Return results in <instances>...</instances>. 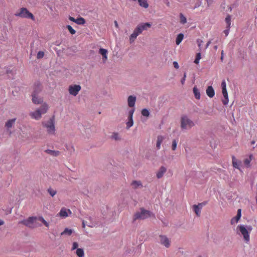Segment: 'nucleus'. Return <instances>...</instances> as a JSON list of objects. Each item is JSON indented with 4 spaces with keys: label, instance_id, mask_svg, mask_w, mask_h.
Returning <instances> with one entry per match:
<instances>
[{
    "label": "nucleus",
    "instance_id": "f257e3e1",
    "mask_svg": "<svg viewBox=\"0 0 257 257\" xmlns=\"http://www.w3.org/2000/svg\"><path fill=\"white\" fill-rule=\"evenodd\" d=\"M140 211L136 212L133 216V222H135L138 219H145L148 217H155V214L151 211L146 210L143 207L141 208Z\"/></svg>",
    "mask_w": 257,
    "mask_h": 257
},
{
    "label": "nucleus",
    "instance_id": "f03ea898",
    "mask_svg": "<svg viewBox=\"0 0 257 257\" xmlns=\"http://www.w3.org/2000/svg\"><path fill=\"white\" fill-rule=\"evenodd\" d=\"M42 125L47 128V133L50 135L55 134V116H52L49 120L47 121H43L42 123Z\"/></svg>",
    "mask_w": 257,
    "mask_h": 257
},
{
    "label": "nucleus",
    "instance_id": "7ed1b4c3",
    "mask_svg": "<svg viewBox=\"0 0 257 257\" xmlns=\"http://www.w3.org/2000/svg\"><path fill=\"white\" fill-rule=\"evenodd\" d=\"M193 121L190 119L186 115H183L181 118V128L182 130L189 129L194 126Z\"/></svg>",
    "mask_w": 257,
    "mask_h": 257
},
{
    "label": "nucleus",
    "instance_id": "20e7f679",
    "mask_svg": "<svg viewBox=\"0 0 257 257\" xmlns=\"http://www.w3.org/2000/svg\"><path fill=\"white\" fill-rule=\"evenodd\" d=\"M15 16L22 18L30 19L33 21L35 20V17L33 14L30 13L26 8H21L20 12L16 13Z\"/></svg>",
    "mask_w": 257,
    "mask_h": 257
},
{
    "label": "nucleus",
    "instance_id": "39448f33",
    "mask_svg": "<svg viewBox=\"0 0 257 257\" xmlns=\"http://www.w3.org/2000/svg\"><path fill=\"white\" fill-rule=\"evenodd\" d=\"M37 220V217L36 216L29 217L27 219L20 221V223L24 224L29 228H34L37 226L35 224Z\"/></svg>",
    "mask_w": 257,
    "mask_h": 257
},
{
    "label": "nucleus",
    "instance_id": "423d86ee",
    "mask_svg": "<svg viewBox=\"0 0 257 257\" xmlns=\"http://www.w3.org/2000/svg\"><path fill=\"white\" fill-rule=\"evenodd\" d=\"M237 229L239 230L240 233L243 236L244 240L246 242H248L249 241V234L245 226L243 225H239L237 226Z\"/></svg>",
    "mask_w": 257,
    "mask_h": 257
},
{
    "label": "nucleus",
    "instance_id": "0eeeda50",
    "mask_svg": "<svg viewBox=\"0 0 257 257\" xmlns=\"http://www.w3.org/2000/svg\"><path fill=\"white\" fill-rule=\"evenodd\" d=\"M81 89V87L79 85H70L69 87V92L71 95L75 96L78 94Z\"/></svg>",
    "mask_w": 257,
    "mask_h": 257
},
{
    "label": "nucleus",
    "instance_id": "6e6552de",
    "mask_svg": "<svg viewBox=\"0 0 257 257\" xmlns=\"http://www.w3.org/2000/svg\"><path fill=\"white\" fill-rule=\"evenodd\" d=\"M32 94L39 95L43 90V86L40 82L37 81L34 84Z\"/></svg>",
    "mask_w": 257,
    "mask_h": 257
},
{
    "label": "nucleus",
    "instance_id": "1a4fd4ad",
    "mask_svg": "<svg viewBox=\"0 0 257 257\" xmlns=\"http://www.w3.org/2000/svg\"><path fill=\"white\" fill-rule=\"evenodd\" d=\"M160 243L163 245H164L166 247L168 248L170 246V240L167 237L166 235H160Z\"/></svg>",
    "mask_w": 257,
    "mask_h": 257
},
{
    "label": "nucleus",
    "instance_id": "9d476101",
    "mask_svg": "<svg viewBox=\"0 0 257 257\" xmlns=\"http://www.w3.org/2000/svg\"><path fill=\"white\" fill-rule=\"evenodd\" d=\"M32 96V102L36 104H39L43 102V98L39 96V95L37 94H31Z\"/></svg>",
    "mask_w": 257,
    "mask_h": 257
},
{
    "label": "nucleus",
    "instance_id": "9b49d317",
    "mask_svg": "<svg viewBox=\"0 0 257 257\" xmlns=\"http://www.w3.org/2000/svg\"><path fill=\"white\" fill-rule=\"evenodd\" d=\"M136 96L134 95H130L127 98V104L130 107H135V103L136 101Z\"/></svg>",
    "mask_w": 257,
    "mask_h": 257
},
{
    "label": "nucleus",
    "instance_id": "f8f14e48",
    "mask_svg": "<svg viewBox=\"0 0 257 257\" xmlns=\"http://www.w3.org/2000/svg\"><path fill=\"white\" fill-rule=\"evenodd\" d=\"M241 216V209H238L237 210V214L236 215L233 217L230 221L231 224H233L235 223H237L238 220L240 219V217Z\"/></svg>",
    "mask_w": 257,
    "mask_h": 257
},
{
    "label": "nucleus",
    "instance_id": "ddd939ff",
    "mask_svg": "<svg viewBox=\"0 0 257 257\" xmlns=\"http://www.w3.org/2000/svg\"><path fill=\"white\" fill-rule=\"evenodd\" d=\"M167 171V168L164 166H161L156 174V176L158 179L161 178L165 173Z\"/></svg>",
    "mask_w": 257,
    "mask_h": 257
},
{
    "label": "nucleus",
    "instance_id": "4468645a",
    "mask_svg": "<svg viewBox=\"0 0 257 257\" xmlns=\"http://www.w3.org/2000/svg\"><path fill=\"white\" fill-rule=\"evenodd\" d=\"M107 50L103 48H100L99 50V53L102 56V61L103 63H105L107 60Z\"/></svg>",
    "mask_w": 257,
    "mask_h": 257
},
{
    "label": "nucleus",
    "instance_id": "2eb2a0df",
    "mask_svg": "<svg viewBox=\"0 0 257 257\" xmlns=\"http://www.w3.org/2000/svg\"><path fill=\"white\" fill-rule=\"evenodd\" d=\"M30 115L33 118H35L37 120H39L42 117V114L41 113V112H40L39 110H38V109H37L36 111L34 112H31L30 113Z\"/></svg>",
    "mask_w": 257,
    "mask_h": 257
},
{
    "label": "nucleus",
    "instance_id": "dca6fc26",
    "mask_svg": "<svg viewBox=\"0 0 257 257\" xmlns=\"http://www.w3.org/2000/svg\"><path fill=\"white\" fill-rule=\"evenodd\" d=\"M207 95L210 98H212L215 94L214 90L212 86L207 87L206 90Z\"/></svg>",
    "mask_w": 257,
    "mask_h": 257
},
{
    "label": "nucleus",
    "instance_id": "f3484780",
    "mask_svg": "<svg viewBox=\"0 0 257 257\" xmlns=\"http://www.w3.org/2000/svg\"><path fill=\"white\" fill-rule=\"evenodd\" d=\"M232 166L233 167L239 169L241 161H238L234 156H232Z\"/></svg>",
    "mask_w": 257,
    "mask_h": 257
},
{
    "label": "nucleus",
    "instance_id": "a211bd4d",
    "mask_svg": "<svg viewBox=\"0 0 257 257\" xmlns=\"http://www.w3.org/2000/svg\"><path fill=\"white\" fill-rule=\"evenodd\" d=\"M67 211H68L70 214H71V211L69 209L67 210L65 208H62L59 212L60 216L64 218L67 217L68 216Z\"/></svg>",
    "mask_w": 257,
    "mask_h": 257
},
{
    "label": "nucleus",
    "instance_id": "6ab92c4d",
    "mask_svg": "<svg viewBox=\"0 0 257 257\" xmlns=\"http://www.w3.org/2000/svg\"><path fill=\"white\" fill-rule=\"evenodd\" d=\"M37 109L38 110L40 111V112H41L42 114H44L47 112L48 109V105L47 103H44L41 105V106L39 108Z\"/></svg>",
    "mask_w": 257,
    "mask_h": 257
},
{
    "label": "nucleus",
    "instance_id": "aec40b11",
    "mask_svg": "<svg viewBox=\"0 0 257 257\" xmlns=\"http://www.w3.org/2000/svg\"><path fill=\"white\" fill-rule=\"evenodd\" d=\"M45 152L47 154H49L54 157L58 156L60 154V152L58 151L51 150L50 149H47L45 150Z\"/></svg>",
    "mask_w": 257,
    "mask_h": 257
},
{
    "label": "nucleus",
    "instance_id": "412c9836",
    "mask_svg": "<svg viewBox=\"0 0 257 257\" xmlns=\"http://www.w3.org/2000/svg\"><path fill=\"white\" fill-rule=\"evenodd\" d=\"M142 31L147 30L148 28L151 27V24L149 23H142L138 25Z\"/></svg>",
    "mask_w": 257,
    "mask_h": 257
},
{
    "label": "nucleus",
    "instance_id": "4be33fe9",
    "mask_svg": "<svg viewBox=\"0 0 257 257\" xmlns=\"http://www.w3.org/2000/svg\"><path fill=\"white\" fill-rule=\"evenodd\" d=\"M16 120V118L8 120L6 123V127H7L8 128H11L14 124Z\"/></svg>",
    "mask_w": 257,
    "mask_h": 257
},
{
    "label": "nucleus",
    "instance_id": "5701e85b",
    "mask_svg": "<svg viewBox=\"0 0 257 257\" xmlns=\"http://www.w3.org/2000/svg\"><path fill=\"white\" fill-rule=\"evenodd\" d=\"M131 185L133 188L135 189L139 187H143L142 184L140 181H133L131 183Z\"/></svg>",
    "mask_w": 257,
    "mask_h": 257
},
{
    "label": "nucleus",
    "instance_id": "b1692460",
    "mask_svg": "<svg viewBox=\"0 0 257 257\" xmlns=\"http://www.w3.org/2000/svg\"><path fill=\"white\" fill-rule=\"evenodd\" d=\"M193 92L195 98L197 99H199L200 98V91L196 86H194L193 87Z\"/></svg>",
    "mask_w": 257,
    "mask_h": 257
},
{
    "label": "nucleus",
    "instance_id": "393cba45",
    "mask_svg": "<svg viewBox=\"0 0 257 257\" xmlns=\"http://www.w3.org/2000/svg\"><path fill=\"white\" fill-rule=\"evenodd\" d=\"M73 232V230L69 229L68 228H65L64 230L61 233V235H68L70 236L72 234Z\"/></svg>",
    "mask_w": 257,
    "mask_h": 257
},
{
    "label": "nucleus",
    "instance_id": "a878e982",
    "mask_svg": "<svg viewBox=\"0 0 257 257\" xmlns=\"http://www.w3.org/2000/svg\"><path fill=\"white\" fill-rule=\"evenodd\" d=\"M193 209L194 211L195 212L197 216H200L201 213V208L197 205H193Z\"/></svg>",
    "mask_w": 257,
    "mask_h": 257
},
{
    "label": "nucleus",
    "instance_id": "bb28decb",
    "mask_svg": "<svg viewBox=\"0 0 257 257\" xmlns=\"http://www.w3.org/2000/svg\"><path fill=\"white\" fill-rule=\"evenodd\" d=\"M65 147L67 151L69 152L71 154L75 152L74 147L72 144H66Z\"/></svg>",
    "mask_w": 257,
    "mask_h": 257
},
{
    "label": "nucleus",
    "instance_id": "cd10ccee",
    "mask_svg": "<svg viewBox=\"0 0 257 257\" xmlns=\"http://www.w3.org/2000/svg\"><path fill=\"white\" fill-rule=\"evenodd\" d=\"M184 38V35L182 33H180L178 34L177 36L176 39V44L177 45H179L181 41L183 40Z\"/></svg>",
    "mask_w": 257,
    "mask_h": 257
},
{
    "label": "nucleus",
    "instance_id": "c85d7f7f",
    "mask_svg": "<svg viewBox=\"0 0 257 257\" xmlns=\"http://www.w3.org/2000/svg\"><path fill=\"white\" fill-rule=\"evenodd\" d=\"M126 129H129L131 127H132L134 124V120L133 117H128V120L126 123Z\"/></svg>",
    "mask_w": 257,
    "mask_h": 257
},
{
    "label": "nucleus",
    "instance_id": "c756f323",
    "mask_svg": "<svg viewBox=\"0 0 257 257\" xmlns=\"http://www.w3.org/2000/svg\"><path fill=\"white\" fill-rule=\"evenodd\" d=\"M225 21L227 24L226 28L230 29L231 25V16L229 15H227L225 18Z\"/></svg>",
    "mask_w": 257,
    "mask_h": 257
},
{
    "label": "nucleus",
    "instance_id": "7c9ffc66",
    "mask_svg": "<svg viewBox=\"0 0 257 257\" xmlns=\"http://www.w3.org/2000/svg\"><path fill=\"white\" fill-rule=\"evenodd\" d=\"M111 139L114 140L115 141H120L121 140L120 137L119 136L118 133L114 132L111 136Z\"/></svg>",
    "mask_w": 257,
    "mask_h": 257
},
{
    "label": "nucleus",
    "instance_id": "2f4dec72",
    "mask_svg": "<svg viewBox=\"0 0 257 257\" xmlns=\"http://www.w3.org/2000/svg\"><path fill=\"white\" fill-rule=\"evenodd\" d=\"M138 2L140 6L145 8H147L149 6L146 0H138Z\"/></svg>",
    "mask_w": 257,
    "mask_h": 257
},
{
    "label": "nucleus",
    "instance_id": "473e14b6",
    "mask_svg": "<svg viewBox=\"0 0 257 257\" xmlns=\"http://www.w3.org/2000/svg\"><path fill=\"white\" fill-rule=\"evenodd\" d=\"M138 36L137 32H135V31L133 32V34H131V35L130 37V42L131 43H132L134 42L135 39L137 38V36Z\"/></svg>",
    "mask_w": 257,
    "mask_h": 257
},
{
    "label": "nucleus",
    "instance_id": "72a5a7b5",
    "mask_svg": "<svg viewBox=\"0 0 257 257\" xmlns=\"http://www.w3.org/2000/svg\"><path fill=\"white\" fill-rule=\"evenodd\" d=\"M163 137L161 136H159L157 138V141L156 144V147L158 148V149H159L160 148L161 144L163 141Z\"/></svg>",
    "mask_w": 257,
    "mask_h": 257
},
{
    "label": "nucleus",
    "instance_id": "f704fd0d",
    "mask_svg": "<svg viewBox=\"0 0 257 257\" xmlns=\"http://www.w3.org/2000/svg\"><path fill=\"white\" fill-rule=\"evenodd\" d=\"M76 254L78 257H83L84 255V250L82 248H77L76 250Z\"/></svg>",
    "mask_w": 257,
    "mask_h": 257
},
{
    "label": "nucleus",
    "instance_id": "c9c22d12",
    "mask_svg": "<svg viewBox=\"0 0 257 257\" xmlns=\"http://www.w3.org/2000/svg\"><path fill=\"white\" fill-rule=\"evenodd\" d=\"M75 23L78 25H83L85 23V20L82 17L76 19Z\"/></svg>",
    "mask_w": 257,
    "mask_h": 257
},
{
    "label": "nucleus",
    "instance_id": "e433bc0d",
    "mask_svg": "<svg viewBox=\"0 0 257 257\" xmlns=\"http://www.w3.org/2000/svg\"><path fill=\"white\" fill-rule=\"evenodd\" d=\"M180 22L181 24H184L187 22V20L186 17L182 14H180Z\"/></svg>",
    "mask_w": 257,
    "mask_h": 257
},
{
    "label": "nucleus",
    "instance_id": "4c0bfd02",
    "mask_svg": "<svg viewBox=\"0 0 257 257\" xmlns=\"http://www.w3.org/2000/svg\"><path fill=\"white\" fill-rule=\"evenodd\" d=\"M141 113L142 115L146 117H149L150 114L149 110L147 109V108L143 109Z\"/></svg>",
    "mask_w": 257,
    "mask_h": 257
},
{
    "label": "nucleus",
    "instance_id": "58836bf2",
    "mask_svg": "<svg viewBox=\"0 0 257 257\" xmlns=\"http://www.w3.org/2000/svg\"><path fill=\"white\" fill-rule=\"evenodd\" d=\"M37 220L41 221L46 227H48L49 226V224L47 222L43 217L40 216L37 217Z\"/></svg>",
    "mask_w": 257,
    "mask_h": 257
},
{
    "label": "nucleus",
    "instance_id": "ea45409f",
    "mask_svg": "<svg viewBox=\"0 0 257 257\" xmlns=\"http://www.w3.org/2000/svg\"><path fill=\"white\" fill-rule=\"evenodd\" d=\"M252 156L251 155L249 156V158H246L244 160V164L247 167L249 166L250 161L251 160V157Z\"/></svg>",
    "mask_w": 257,
    "mask_h": 257
},
{
    "label": "nucleus",
    "instance_id": "a19ab883",
    "mask_svg": "<svg viewBox=\"0 0 257 257\" xmlns=\"http://www.w3.org/2000/svg\"><path fill=\"white\" fill-rule=\"evenodd\" d=\"M201 59V53L200 52L197 53L195 59L194 60V63L198 64L199 62V60Z\"/></svg>",
    "mask_w": 257,
    "mask_h": 257
},
{
    "label": "nucleus",
    "instance_id": "79ce46f5",
    "mask_svg": "<svg viewBox=\"0 0 257 257\" xmlns=\"http://www.w3.org/2000/svg\"><path fill=\"white\" fill-rule=\"evenodd\" d=\"M48 192L52 197H53L56 194L57 191L51 188H49L48 189Z\"/></svg>",
    "mask_w": 257,
    "mask_h": 257
},
{
    "label": "nucleus",
    "instance_id": "37998d69",
    "mask_svg": "<svg viewBox=\"0 0 257 257\" xmlns=\"http://www.w3.org/2000/svg\"><path fill=\"white\" fill-rule=\"evenodd\" d=\"M224 99L222 100V103L224 105H226L228 102V93L223 94Z\"/></svg>",
    "mask_w": 257,
    "mask_h": 257
},
{
    "label": "nucleus",
    "instance_id": "c03bdc74",
    "mask_svg": "<svg viewBox=\"0 0 257 257\" xmlns=\"http://www.w3.org/2000/svg\"><path fill=\"white\" fill-rule=\"evenodd\" d=\"M66 28H67V29L69 30V32L73 35V34H75L76 33V31L70 25H67L66 26Z\"/></svg>",
    "mask_w": 257,
    "mask_h": 257
},
{
    "label": "nucleus",
    "instance_id": "a18cd8bd",
    "mask_svg": "<svg viewBox=\"0 0 257 257\" xmlns=\"http://www.w3.org/2000/svg\"><path fill=\"white\" fill-rule=\"evenodd\" d=\"M135 111V108L134 107V108H132L129 111H128V117H133V114H134V113Z\"/></svg>",
    "mask_w": 257,
    "mask_h": 257
},
{
    "label": "nucleus",
    "instance_id": "49530a36",
    "mask_svg": "<svg viewBox=\"0 0 257 257\" xmlns=\"http://www.w3.org/2000/svg\"><path fill=\"white\" fill-rule=\"evenodd\" d=\"M44 56V52L43 51H39L37 56V58L38 59L42 58Z\"/></svg>",
    "mask_w": 257,
    "mask_h": 257
},
{
    "label": "nucleus",
    "instance_id": "de8ad7c7",
    "mask_svg": "<svg viewBox=\"0 0 257 257\" xmlns=\"http://www.w3.org/2000/svg\"><path fill=\"white\" fill-rule=\"evenodd\" d=\"M177 148V142L175 140H174L172 142V149L175 151Z\"/></svg>",
    "mask_w": 257,
    "mask_h": 257
},
{
    "label": "nucleus",
    "instance_id": "09e8293b",
    "mask_svg": "<svg viewBox=\"0 0 257 257\" xmlns=\"http://www.w3.org/2000/svg\"><path fill=\"white\" fill-rule=\"evenodd\" d=\"M134 31L137 32L138 35L141 34L142 32H143L138 25L137 26V27L136 28Z\"/></svg>",
    "mask_w": 257,
    "mask_h": 257
},
{
    "label": "nucleus",
    "instance_id": "8fccbe9b",
    "mask_svg": "<svg viewBox=\"0 0 257 257\" xmlns=\"http://www.w3.org/2000/svg\"><path fill=\"white\" fill-rule=\"evenodd\" d=\"M196 42H197L198 46L199 48V51H201V46L202 43H203V41L201 39H198L197 40Z\"/></svg>",
    "mask_w": 257,
    "mask_h": 257
},
{
    "label": "nucleus",
    "instance_id": "3c124183",
    "mask_svg": "<svg viewBox=\"0 0 257 257\" xmlns=\"http://www.w3.org/2000/svg\"><path fill=\"white\" fill-rule=\"evenodd\" d=\"M78 244L77 242H74L72 245V250H74L78 248Z\"/></svg>",
    "mask_w": 257,
    "mask_h": 257
},
{
    "label": "nucleus",
    "instance_id": "603ef678",
    "mask_svg": "<svg viewBox=\"0 0 257 257\" xmlns=\"http://www.w3.org/2000/svg\"><path fill=\"white\" fill-rule=\"evenodd\" d=\"M207 201H205L202 203H199L197 205L199 207H200L201 209H202V207L203 206H205L206 204H207Z\"/></svg>",
    "mask_w": 257,
    "mask_h": 257
},
{
    "label": "nucleus",
    "instance_id": "864d4df0",
    "mask_svg": "<svg viewBox=\"0 0 257 257\" xmlns=\"http://www.w3.org/2000/svg\"><path fill=\"white\" fill-rule=\"evenodd\" d=\"M186 77V72H185V73H184V75H183V78H182L181 79V84H182V85H183V84H184V82H185V81Z\"/></svg>",
    "mask_w": 257,
    "mask_h": 257
},
{
    "label": "nucleus",
    "instance_id": "5fc2aeb1",
    "mask_svg": "<svg viewBox=\"0 0 257 257\" xmlns=\"http://www.w3.org/2000/svg\"><path fill=\"white\" fill-rule=\"evenodd\" d=\"M245 227H246V229H247L248 230V232H249H249L252 230V226H250V225L246 226H245Z\"/></svg>",
    "mask_w": 257,
    "mask_h": 257
},
{
    "label": "nucleus",
    "instance_id": "6e6d98bb",
    "mask_svg": "<svg viewBox=\"0 0 257 257\" xmlns=\"http://www.w3.org/2000/svg\"><path fill=\"white\" fill-rule=\"evenodd\" d=\"M173 66L176 69L179 68L178 63L176 61L173 62Z\"/></svg>",
    "mask_w": 257,
    "mask_h": 257
},
{
    "label": "nucleus",
    "instance_id": "4d7b16f0",
    "mask_svg": "<svg viewBox=\"0 0 257 257\" xmlns=\"http://www.w3.org/2000/svg\"><path fill=\"white\" fill-rule=\"evenodd\" d=\"M221 87L222 88H226V83L224 80H223L221 82Z\"/></svg>",
    "mask_w": 257,
    "mask_h": 257
},
{
    "label": "nucleus",
    "instance_id": "13d9d810",
    "mask_svg": "<svg viewBox=\"0 0 257 257\" xmlns=\"http://www.w3.org/2000/svg\"><path fill=\"white\" fill-rule=\"evenodd\" d=\"M229 29L226 28V30H224L223 32L225 34L226 36H227L229 34Z\"/></svg>",
    "mask_w": 257,
    "mask_h": 257
},
{
    "label": "nucleus",
    "instance_id": "bf43d9fd",
    "mask_svg": "<svg viewBox=\"0 0 257 257\" xmlns=\"http://www.w3.org/2000/svg\"><path fill=\"white\" fill-rule=\"evenodd\" d=\"M6 72L7 74L13 73V71L12 70H11L10 68H7Z\"/></svg>",
    "mask_w": 257,
    "mask_h": 257
},
{
    "label": "nucleus",
    "instance_id": "052dcab7",
    "mask_svg": "<svg viewBox=\"0 0 257 257\" xmlns=\"http://www.w3.org/2000/svg\"><path fill=\"white\" fill-rule=\"evenodd\" d=\"M222 94H226V93H227L226 88H222Z\"/></svg>",
    "mask_w": 257,
    "mask_h": 257
},
{
    "label": "nucleus",
    "instance_id": "680f3d73",
    "mask_svg": "<svg viewBox=\"0 0 257 257\" xmlns=\"http://www.w3.org/2000/svg\"><path fill=\"white\" fill-rule=\"evenodd\" d=\"M69 19L72 21V22H73L74 23H75V21H76V19L75 18H74L73 17H70L69 18Z\"/></svg>",
    "mask_w": 257,
    "mask_h": 257
},
{
    "label": "nucleus",
    "instance_id": "e2e57ef3",
    "mask_svg": "<svg viewBox=\"0 0 257 257\" xmlns=\"http://www.w3.org/2000/svg\"><path fill=\"white\" fill-rule=\"evenodd\" d=\"M211 41L210 40L208 41V42L207 43V44L206 45L205 49H207L208 48V47L211 44Z\"/></svg>",
    "mask_w": 257,
    "mask_h": 257
},
{
    "label": "nucleus",
    "instance_id": "0e129e2a",
    "mask_svg": "<svg viewBox=\"0 0 257 257\" xmlns=\"http://www.w3.org/2000/svg\"><path fill=\"white\" fill-rule=\"evenodd\" d=\"M114 25H115V26L116 27V28H118V23L116 21H114Z\"/></svg>",
    "mask_w": 257,
    "mask_h": 257
},
{
    "label": "nucleus",
    "instance_id": "69168bd1",
    "mask_svg": "<svg viewBox=\"0 0 257 257\" xmlns=\"http://www.w3.org/2000/svg\"><path fill=\"white\" fill-rule=\"evenodd\" d=\"M85 227V224L84 221H83L82 222V227L84 228Z\"/></svg>",
    "mask_w": 257,
    "mask_h": 257
},
{
    "label": "nucleus",
    "instance_id": "338daca9",
    "mask_svg": "<svg viewBox=\"0 0 257 257\" xmlns=\"http://www.w3.org/2000/svg\"><path fill=\"white\" fill-rule=\"evenodd\" d=\"M4 224V221L2 220H0V225H2Z\"/></svg>",
    "mask_w": 257,
    "mask_h": 257
},
{
    "label": "nucleus",
    "instance_id": "774afa93",
    "mask_svg": "<svg viewBox=\"0 0 257 257\" xmlns=\"http://www.w3.org/2000/svg\"><path fill=\"white\" fill-rule=\"evenodd\" d=\"M255 142L254 141H252L251 142V145H254L255 144Z\"/></svg>",
    "mask_w": 257,
    "mask_h": 257
}]
</instances>
